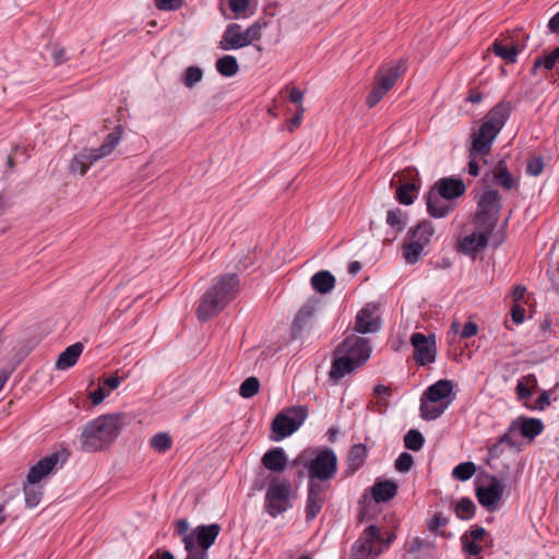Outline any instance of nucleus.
<instances>
[{"mask_svg": "<svg viewBox=\"0 0 559 559\" xmlns=\"http://www.w3.org/2000/svg\"><path fill=\"white\" fill-rule=\"evenodd\" d=\"M370 354L371 346L368 338L355 334L346 336L333 352L330 379L338 383L346 374L365 365Z\"/></svg>", "mask_w": 559, "mask_h": 559, "instance_id": "1", "label": "nucleus"}, {"mask_svg": "<svg viewBox=\"0 0 559 559\" xmlns=\"http://www.w3.org/2000/svg\"><path fill=\"white\" fill-rule=\"evenodd\" d=\"M425 199L427 212L433 218H443L454 210L451 201H445L435 192L428 191Z\"/></svg>", "mask_w": 559, "mask_h": 559, "instance_id": "27", "label": "nucleus"}, {"mask_svg": "<svg viewBox=\"0 0 559 559\" xmlns=\"http://www.w3.org/2000/svg\"><path fill=\"white\" fill-rule=\"evenodd\" d=\"M397 493V484L394 480H378L371 487L372 499L377 503L388 502Z\"/></svg>", "mask_w": 559, "mask_h": 559, "instance_id": "30", "label": "nucleus"}, {"mask_svg": "<svg viewBox=\"0 0 559 559\" xmlns=\"http://www.w3.org/2000/svg\"><path fill=\"white\" fill-rule=\"evenodd\" d=\"M176 533L181 537L185 544V538L192 540V531L189 532V522L187 519H179L174 523Z\"/></svg>", "mask_w": 559, "mask_h": 559, "instance_id": "55", "label": "nucleus"}, {"mask_svg": "<svg viewBox=\"0 0 559 559\" xmlns=\"http://www.w3.org/2000/svg\"><path fill=\"white\" fill-rule=\"evenodd\" d=\"M260 390V381L255 377H249L247 378L239 388V394L243 399H250L253 397L255 394H258Z\"/></svg>", "mask_w": 559, "mask_h": 559, "instance_id": "47", "label": "nucleus"}, {"mask_svg": "<svg viewBox=\"0 0 559 559\" xmlns=\"http://www.w3.org/2000/svg\"><path fill=\"white\" fill-rule=\"evenodd\" d=\"M185 550L187 551L186 559H207L209 554L206 550L199 548L193 544V540L185 538Z\"/></svg>", "mask_w": 559, "mask_h": 559, "instance_id": "52", "label": "nucleus"}, {"mask_svg": "<svg viewBox=\"0 0 559 559\" xmlns=\"http://www.w3.org/2000/svg\"><path fill=\"white\" fill-rule=\"evenodd\" d=\"M69 452L63 449L62 451L53 452L43 459H40L35 465H33L28 474L26 476V481L29 485H37L40 480L49 475L55 473L58 469V465L60 467L67 462L69 457Z\"/></svg>", "mask_w": 559, "mask_h": 559, "instance_id": "12", "label": "nucleus"}, {"mask_svg": "<svg viewBox=\"0 0 559 559\" xmlns=\"http://www.w3.org/2000/svg\"><path fill=\"white\" fill-rule=\"evenodd\" d=\"M429 191L442 197L445 201H452L462 197L466 187L462 179L443 177L437 180Z\"/></svg>", "mask_w": 559, "mask_h": 559, "instance_id": "16", "label": "nucleus"}, {"mask_svg": "<svg viewBox=\"0 0 559 559\" xmlns=\"http://www.w3.org/2000/svg\"><path fill=\"white\" fill-rule=\"evenodd\" d=\"M368 453L369 451L365 444H354L348 451L346 460V473L349 475L356 473L364 465L366 459L368 457Z\"/></svg>", "mask_w": 559, "mask_h": 559, "instance_id": "31", "label": "nucleus"}, {"mask_svg": "<svg viewBox=\"0 0 559 559\" xmlns=\"http://www.w3.org/2000/svg\"><path fill=\"white\" fill-rule=\"evenodd\" d=\"M328 489L329 485L319 481H308L305 507L307 522L313 521L321 512L326 500L325 492Z\"/></svg>", "mask_w": 559, "mask_h": 559, "instance_id": "14", "label": "nucleus"}, {"mask_svg": "<svg viewBox=\"0 0 559 559\" xmlns=\"http://www.w3.org/2000/svg\"><path fill=\"white\" fill-rule=\"evenodd\" d=\"M511 318L515 324L522 323L525 319V309L519 304H513L511 307Z\"/></svg>", "mask_w": 559, "mask_h": 559, "instance_id": "61", "label": "nucleus"}, {"mask_svg": "<svg viewBox=\"0 0 559 559\" xmlns=\"http://www.w3.org/2000/svg\"><path fill=\"white\" fill-rule=\"evenodd\" d=\"M337 471V456L330 448L320 450L309 462L308 481H324L334 477Z\"/></svg>", "mask_w": 559, "mask_h": 559, "instance_id": "10", "label": "nucleus"}, {"mask_svg": "<svg viewBox=\"0 0 559 559\" xmlns=\"http://www.w3.org/2000/svg\"><path fill=\"white\" fill-rule=\"evenodd\" d=\"M545 168L544 157L542 155H534L527 159L526 173L530 176H539Z\"/></svg>", "mask_w": 559, "mask_h": 559, "instance_id": "51", "label": "nucleus"}, {"mask_svg": "<svg viewBox=\"0 0 559 559\" xmlns=\"http://www.w3.org/2000/svg\"><path fill=\"white\" fill-rule=\"evenodd\" d=\"M250 0H228L229 9L233 13L236 14V16H239L249 8Z\"/></svg>", "mask_w": 559, "mask_h": 559, "instance_id": "60", "label": "nucleus"}, {"mask_svg": "<svg viewBox=\"0 0 559 559\" xmlns=\"http://www.w3.org/2000/svg\"><path fill=\"white\" fill-rule=\"evenodd\" d=\"M308 417V407L297 405L284 408L272 420L270 439L278 442L301 427Z\"/></svg>", "mask_w": 559, "mask_h": 559, "instance_id": "7", "label": "nucleus"}, {"mask_svg": "<svg viewBox=\"0 0 559 559\" xmlns=\"http://www.w3.org/2000/svg\"><path fill=\"white\" fill-rule=\"evenodd\" d=\"M403 249L405 261L408 264H415L419 261L425 248L418 241L406 239Z\"/></svg>", "mask_w": 559, "mask_h": 559, "instance_id": "40", "label": "nucleus"}, {"mask_svg": "<svg viewBox=\"0 0 559 559\" xmlns=\"http://www.w3.org/2000/svg\"><path fill=\"white\" fill-rule=\"evenodd\" d=\"M411 344L414 348V360L418 366L424 367L435 362L437 356L435 334L425 335L415 332L411 336Z\"/></svg>", "mask_w": 559, "mask_h": 559, "instance_id": "13", "label": "nucleus"}, {"mask_svg": "<svg viewBox=\"0 0 559 559\" xmlns=\"http://www.w3.org/2000/svg\"><path fill=\"white\" fill-rule=\"evenodd\" d=\"M453 388V381L448 379H440L427 388L420 400L423 419L435 420L444 413L453 400V397H450Z\"/></svg>", "mask_w": 559, "mask_h": 559, "instance_id": "5", "label": "nucleus"}, {"mask_svg": "<svg viewBox=\"0 0 559 559\" xmlns=\"http://www.w3.org/2000/svg\"><path fill=\"white\" fill-rule=\"evenodd\" d=\"M239 292V277L235 273L221 276L202 296L197 309L199 321L205 322L217 316Z\"/></svg>", "mask_w": 559, "mask_h": 559, "instance_id": "4", "label": "nucleus"}, {"mask_svg": "<svg viewBox=\"0 0 559 559\" xmlns=\"http://www.w3.org/2000/svg\"><path fill=\"white\" fill-rule=\"evenodd\" d=\"M106 395L104 388L99 386L91 393L90 399L94 405H98L105 400Z\"/></svg>", "mask_w": 559, "mask_h": 559, "instance_id": "63", "label": "nucleus"}, {"mask_svg": "<svg viewBox=\"0 0 559 559\" xmlns=\"http://www.w3.org/2000/svg\"><path fill=\"white\" fill-rule=\"evenodd\" d=\"M159 11H177L185 4V0H154Z\"/></svg>", "mask_w": 559, "mask_h": 559, "instance_id": "54", "label": "nucleus"}, {"mask_svg": "<svg viewBox=\"0 0 559 559\" xmlns=\"http://www.w3.org/2000/svg\"><path fill=\"white\" fill-rule=\"evenodd\" d=\"M419 183L416 181L403 182L395 192L396 200L404 205H411L419 193Z\"/></svg>", "mask_w": 559, "mask_h": 559, "instance_id": "36", "label": "nucleus"}, {"mask_svg": "<svg viewBox=\"0 0 559 559\" xmlns=\"http://www.w3.org/2000/svg\"><path fill=\"white\" fill-rule=\"evenodd\" d=\"M501 210V195L497 190L491 189V246L498 247L507 239V227L509 218H504L498 229L495 231L493 216L498 215Z\"/></svg>", "mask_w": 559, "mask_h": 559, "instance_id": "22", "label": "nucleus"}, {"mask_svg": "<svg viewBox=\"0 0 559 559\" xmlns=\"http://www.w3.org/2000/svg\"><path fill=\"white\" fill-rule=\"evenodd\" d=\"M203 78V71L201 68L197 66L188 67L182 75V83L186 87L192 88L195 84H198Z\"/></svg>", "mask_w": 559, "mask_h": 559, "instance_id": "46", "label": "nucleus"}, {"mask_svg": "<svg viewBox=\"0 0 559 559\" xmlns=\"http://www.w3.org/2000/svg\"><path fill=\"white\" fill-rule=\"evenodd\" d=\"M471 225L473 230L465 236H459L455 249L459 253L475 260L489 243V187H484Z\"/></svg>", "mask_w": 559, "mask_h": 559, "instance_id": "3", "label": "nucleus"}, {"mask_svg": "<svg viewBox=\"0 0 559 559\" xmlns=\"http://www.w3.org/2000/svg\"><path fill=\"white\" fill-rule=\"evenodd\" d=\"M99 159L100 157L97 156V153L94 151V148H83L71 159L69 164V173L83 176L88 170L91 165Z\"/></svg>", "mask_w": 559, "mask_h": 559, "instance_id": "24", "label": "nucleus"}, {"mask_svg": "<svg viewBox=\"0 0 559 559\" xmlns=\"http://www.w3.org/2000/svg\"><path fill=\"white\" fill-rule=\"evenodd\" d=\"M557 62H559V46L549 53L536 57L534 59L531 72L535 75L540 68H544L548 71L552 70Z\"/></svg>", "mask_w": 559, "mask_h": 559, "instance_id": "38", "label": "nucleus"}, {"mask_svg": "<svg viewBox=\"0 0 559 559\" xmlns=\"http://www.w3.org/2000/svg\"><path fill=\"white\" fill-rule=\"evenodd\" d=\"M310 282L312 288L322 295L330 293L335 286L334 275L325 270L314 273Z\"/></svg>", "mask_w": 559, "mask_h": 559, "instance_id": "34", "label": "nucleus"}, {"mask_svg": "<svg viewBox=\"0 0 559 559\" xmlns=\"http://www.w3.org/2000/svg\"><path fill=\"white\" fill-rule=\"evenodd\" d=\"M521 436L519 432L518 424L515 419H513L507 431L498 438L496 443L491 444V457L498 456L502 452V445L508 444L510 448H518L520 443L518 442V437Z\"/></svg>", "mask_w": 559, "mask_h": 559, "instance_id": "29", "label": "nucleus"}, {"mask_svg": "<svg viewBox=\"0 0 559 559\" xmlns=\"http://www.w3.org/2000/svg\"><path fill=\"white\" fill-rule=\"evenodd\" d=\"M221 531L222 527L218 523L200 524L192 530L193 544L207 551L214 545Z\"/></svg>", "mask_w": 559, "mask_h": 559, "instance_id": "19", "label": "nucleus"}, {"mask_svg": "<svg viewBox=\"0 0 559 559\" xmlns=\"http://www.w3.org/2000/svg\"><path fill=\"white\" fill-rule=\"evenodd\" d=\"M312 459V453L310 450L301 451L294 460L288 462V465L292 467L295 466H304L307 471H309V462Z\"/></svg>", "mask_w": 559, "mask_h": 559, "instance_id": "57", "label": "nucleus"}, {"mask_svg": "<svg viewBox=\"0 0 559 559\" xmlns=\"http://www.w3.org/2000/svg\"><path fill=\"white\" fill-rule=\"evenodd\" d=\"M293 508L292 484L287 479L281 480L272 476L264 496V512L272 519Z\"/></svg>", "mask_w": 559, "mask_h": 559, "instance_id": "8", "label": "nucleus"}, {"mask_svg": "<svg viewBox=\"0 0 559 559\" xmlns=\"http://www.w3.org/2000/svg\"><path fill=\"white\" fill-rule=\"evenodd\" d=\"M477 467L473 462H463L457 464L452 471L454 479L466 481L476 473Z\"/></svg>", "mask_w": 559, "mask_h": 559, "instance_id": "44", "label": "nucleus"}, {"mask_svg": "<svg viewBox=\"0 0 559 559\" xmlns=\"http://www.w3.org/2000/svg\"><path fill=\"white\" fill-rule=\"evenodd\" d=\"M386 224L396 233L404 230L407 217L401 209L390 210L386 213Z\"/></svg>", "mask_w": 559, "mask_h": 559, "instance_id": "42", "label": "nucleus"}, {"mask_svg": "<svg viewBox=\"0 0 559 559\" xmlns=\"http://www.w3.org/2000/svg\"><path fill=\"white\" fill-rule=\"evenodd\" d=\"M513 110L512 102L504 98L491 108V143L501 131Z\"/></svg>", "mask_w": 559, "mask_h": 559, "instance_id": "23", "label": "nucleus"}, {"mask_svg": "<svg viewBox=\"0 0 559 559\" xmlns=\"http://www.w3.org/2000/svg\"><path fill=\"white\" fill-rule=\"evenodd\" d=\"M265 23L254 22L252 23L247 29H245V36L247 37V40L249 41V45H251L254 40H259L261 37V29Z\"/></svg>", "mask_w": 559, "mask_h": 559, "instance_id": "56", "label": "nucleus"}, {"mask_svg": "<svg viewBox=\"0 0 559 559\" xmlns=\"http://www.w3.org/2000/svg\"><path fill=\"white\" fill-rule=\"evenodd\" d=\"M414 465L413 455L408 452H402L395 460L394 467L400 473H407Z\"/></svg>", "mask_w": 559, "mask_h": 559, "instance_id": "53", "label": "nucleus"}, {"mask_svg": "<svg viewBox=\"0 0 559 559\" xmlns=\"http://www.w3.org/2000/svg\"><path fill=\"white\" fill-rule=\"evenodd\" d=\"M25 503L28 508L38 506L43 497V488L37 485H29L27 481L23 487Z\"/></svg>", "mask_w": 559, "mask_h": 559, "instance_id": "43", "label": "nucleus"}, {"mask_svg": "<svg viewBox=\"0 0 559 559\" xmlns=\"http://www.w3.org/2000/svg\"><path fill=\"white\" fill-rule=\"evenodd\" d=\"M433 233L432 224L424 221L408 230L407 239L418 241L425 248L430 242Z\"/></svg>", "mask_w": 559, "mask_h": 559, "instance_id": "35", "label": "nucleus"}, {"mask_svg": "<svg viewBox=\"0 0 559 559\" xmlns=\"http://www.w3.org/2000/svg\"><path fill=\"white\" fill-rule=\"evenodd\" d=\"M491 177L492 183L501 187L504 191H516L520 188V178L509 171L504 159H500L495 167L491 168Z\"/></svg>", "mask_w": 559, "mask_h": 559, "instance_id": "20", "label": "nucleus"}, {"mask_svg": "<svg viewBox=\"0 0 559 559\" xmlns=\"http://www.w3.org/2000/svg\"><path fill=\"white\" fill-rule=\"evenodd\" d=\"M515 423L518 424L520 435L528 439V441H533L545 428L540 419L525 415L518 416Z\"/></svg>", "mask_w": 559, "mask_h": 559, "instance_id": "28", "label": "nucleus"}, {"mask_svg": "<svg viewBox=\"0 0 559 559\" xmlns=\"http://www.w3.org/2000/svg\"><path fill=\"white\" fill-rule=\"evenodd\" d=\"M474 484L478 502L489 510V474L484 471L479 472Z\"/></svg>", "mask_w": 559, "mask_h": 559, "instance_id": "37", "label": "nucleus"}, {"mask_svg": "<svg viewBox=\"0 0 559 559\" xmlns=\"http://www.w3.org/2000/svg\"><path fill=\"white\" fill-rule=\"evenodd\" d=\"M249 46V41L245 36L242 26L237 23H230L226 26L218 47L222 50H237Z\"/></svg>", "mask_w": 559, "mask_h": 559, "instance_id": "17", "label": "nucleus"}, {"mask_svg": "<svg viewBox=\"0 0 559 559\" xmlns=\"http://www.w3.org/2000/svg\"><path fill=\"white\" fill-rule=\"evenodd\" d=\"M126 418V414L115 413L90 420L80 436L81 449L90 453L107 449L120 435Z\"/></svg>", "mask_w": 559, "mask_h": 559, "instance_id": "2", "label": "nucleus"}, {"mask_svg": "<svg viewBox=\"0 0 559 559\" xmlns=\"http://www.w3.org/2000/svg\"><path fill=\"white\" fill-rule=\"evenodd\" d=\"M406 71V60H391L380 66L373 76L372 88L366 97L369 108L377 106Z\"/></svg>", "mask_w": 559, "mask_h": 559, "instance_id": "6", "label": "nucleus"}, {"mask_svg": "<svg viewBox=\"0 0 559 559\" xmlns=\"http://www.w3.org/2000/svg\"><path fill=\"white\" fill-rule=\"evenodd\" d=\"M448 524V519L442 513H436L427 523L428 531L437 533L440 527Z\"/></svg>", "mask_w": 559, "mask_h": 559, "instance_id": "59", "label": "nucleus"}, {"mask_svg": "<svg viewBox=\"0 0 559 559\" xmlns=\"http://www.w3.org/2000/svg\"><path fill=\"white\" fill-rule=\"evenodd\" d=\"M471 136L473 138V141L468 150V174L476 177L479 174L477 159L483 157L484 164H487V159L485 157L489 155V114L483 117L478 130H473Z\"/></svg>", "mask_w": 559, "mask_h": 559, "instance_id": "9", "label": "nucleus"}, {"mask_svg": "<svg viewBox=\"0 0 559 559\" xmlns=\"http://www.w3.org/2000/svg\"><path fill=\"white\" fill-rule=\"evenodd\" d=\"M552 335V319L549 314H546L539 322L538 333L536 337L539 342H547Z\"/></svg>", "mask_w": 559, "mask_h": 559, "instance_id": "50", "label": "nucleus"}, {"mask_svg": "<svg viewBox=\"0 0 559 559\" xmlns=\"http://www.w3.org/2000/svg\"><path fill=\"white\" fill-rule=\"evenodd\" d=\"M381 538V530L374 524L368 525L353 544L349 559H376L382 552L372 544Z\"/></svg>", "mask_w": 559, "mask_h": 559, "instance_id": "11", "label": "nucleus"}, {"mask_svg": "<svg viewBox=\"0 0 559 559\" xmlns=\"http://www.w3.org/2000/svg\"><path fill=\"white\" fill-rule=\"evenodd\" d=\"M451 331H453L455 334H460V337L465 340L477 334L478 325L475 322L468 321L460 330L459 323L453 322L451 324Z\"/></svg>", "mask_w": 559, "mask_h": 559, "instance_id": "49", "label": "nucleus"}, {"mask_svg": "<svg viewBox=\"0 0 559 559\" xmlns=\"http://www.w3.org/2000/svg\"><path fill=\"white\" fill-rule=\"evenodd\" d=\"M512 479L509 466L499 474L491 475V512L501 506L503 493L511 488Z\"/></svg>", "mask_w": 559, "mask_h": 559, "instance_id": "21", "label": "nucleus"}, {"mask_svg": "<svg viewBox=\"0 0 559 559\" xmlns=\"http://www.w3.org/2000/svg\"><path fill=\"white\" fill-rule=\"evenodd\" d=\"M378 305L373 302L367 304L360 309L356 316L354 330L360 334L374 333L381 329L379 317L374 316Z\"/></svg>", "mask_w": 559, "mask_h": 559, "instance_id": "15", "label": "nucleus"}, {"mask_svg": "<svg viewBox=\"0 0 559 559\" xmlns=\"http://www.w3.org/2000/svg\"><path fill=\"white\" fill-rule=\"evenodd\" d=\"M516 394L519 400H526L532 396L533 392L531 388L526 384H524L522 381H519L516 384Z\"/></svg>", "mask_w": 559, "mask_h": 559, "instance_id": "62", "label": "nucleus"}, {"mask_svg": "<svg viewBox=\"0 0 559 559\" xmlns=\"http://www.w3.org/2000/svg\"><path fill=\"white\" fill-rule=\"evenodd\" d=\"M475 511L476 506L474 501L467 497L461 498L454 508L455 515L463 521L473 519Z\"/></svg>", "mask_w": 559, "mask_h": 559, "instance_id": "41", "label": "nucleus"}, {"mask_svg": "<svg viewBox=\"0 0 559 559\" xmlns=\"http://www.w3.org/2000/svg\"><path fill=\"white\" fill-rule=\"evenodd\" d=\"M216 71L226 78H231L239 71V64L236 57L231 55H225L216 60Z\"/></svg>", "mask_w": 559, "mask_h": 559, "instance_id": "39", "label": "nucleus"}, {"mask_svg": "<svg viewBox=\"0 0 559 559\" xmlns=\"http://www.w3.org/2000/svg\"><path fill=\"white\" fill-rule=\"evenodd\" d=\"M461 542H462V546H463V550L471 555V556H478L480 554V546L477 544V542L475 540H471V538L467 536V534L465 533L462 537H461Z\"/></svg>", "mask_w": 559, "mask_h": 559, "instance_id": "58", "label": "nucleus"}, {"mask_svg": "<svg viewBox=\"0 0 559 559\" xmlns=\"http://www.w3.org/2000/svg\"><path fill=\"white\" fill-rule=\"evenodd\" d=\"M123 132V126L117 124L114 128V130L109 134H107L104 143L99 147L94 148V151L97 153V156L100 157V159L111 154V152L121 141Z\"/></svg>", "mask_w": 559, "mask_h": 559, "instance_id": "33", "label": "nucleus"}, {"mask_svg": "<svg viewBox=\"0 0 559 559\" xmlns=\"http://www.w3.org/2000/svg\"><path fill=\"white\" fill-rule=\"evenodd\" d=\"M316 314V302L305 304L297 312L292 324V337L297 340L309 331L313 324Z\"/></svg>", "mask_w": 559, "mask_h": 559, "instance_id": "18", "label": "nucleus"}, {"mask_svg": "<svg viewBox=\"0 0 559 559\" xmlns=\"http://www.w3.org/2000/svg\"><path fill=\"white\" fill-rule=\"evenodd\" d=\"M151 447L158 452H166L173 447L171 437L167 432H158L152 437Z\"/></svg>", "mask_w": 559, "mask_h": 559, "instance_id": "48", "label": "nucleus"}, {"mask_svg": "<svg viewBox=\"0 0 559 559\" xmlns=\"http://www.w3.org/2000/svg\"><path fill=\"white\" fill-rule=\"evenodd\" d=\"M51 57L56 66H60L68 60L63 48H55L51 52Z\"/></svg>", "mask_w": 559, "mask_h": 559, "instance_id": "64", "label": "nucleus"}, {"mask_svg": "<svg viewBox=\"0 0 559 559\" xmlns=\"http://www.w3.org/2000/svg\"><path fill=\"white\" fill-rule=\"evenodd\" d=\"M84 349V345L81 342H76L68 346L58 357L56 368L59 370H66L74 366Z\"/></svg>", "mask_w": 559, "mask_h": 559, "instance_id": "32", "label": "nucleus"}, {"mask_svg": "<svg viewBox=\"0 0 559 559\" xmlns=\"http://www.w3.org/2000/svg\"><path fill=\"white\" fill-rule=\"evenodd\" d=\"M491 51L506 61L507 64H513L518 60L520 53L519 45L510 39H496L491 46Z\"/></svg>", "mask_w": 559, "mask_h": 559, "instance_id": "26", "label": "nucleus"}, {"mask_svg": "<svg viewBox=\"0 0 559 559\" xmlns=\"http://www.w3.org/2000/svg\"><path fill=\"white\" fill-rule=\"evenodd\" d=\"M261 463L271 472L282 473L288 466V459L283 448L275 447L263 454Z\"/></svg>", "mask_w": 559, "mask_h": 559, "instance_id": "25", "label": "nucleus"}, {"mask_svg": "<svg viewBox=\"0 0 559 559\" xmlns=\"http://www.w3.org/2000/svg\"><path fill=\"white\" fill-rule=\"evenodd\" d=\"M425 439L417 429H411L404 437V445L412 451H419L424 445Z\"/></svg>", "mask_w": 559, "mask_h": 559, "instance_id": "45", "label": "nucleus"}]
</instances>
